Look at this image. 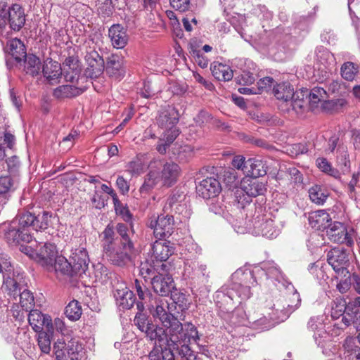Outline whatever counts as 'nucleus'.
Masks as SVG:
<instances>
[{
    "label": "nucleus",
    "instance_id": "9d476101",
    "mask_svg": "<svg viewBox=\"0 0 360 360\" xmlns=\"http://www.w3.org/2000/svg\"><path fill=\"white\" fill-rule=\"evenodd\" d=\"M248 230L252 235L262 236L269 239L276 238L280 233V229L274 220L266 215L260 214L253 218Z\"/></svg>",
    "mask_w": 360,
    "mask_h": 360
},
{
    "label": "nucleus",
    "instance_id": "0eeeda50",
    "mask_svg": "<svg viewBox=\"0 0 360 360\" xmlns=\"http://www.w3.org/2000/svg\"><path fill=\"white\" fill-rule=\"evenodd\" d=\"M136 308L138 312L134 319V324L141 332L145 333L147 338L150 341H154L155 345L165 343L167 339L164 334L163 328L148 321L146 315L142 313L145 309L143 303L137 302Z\"/></svg>",
    "mask_w": 360,
    "mask_h": 360
},
{
    "label": "nucleus",
    "instance_id": "393cba45",
    "mask_svg": "<svg viewBox=\"0 0 360 360\" xmlns=\"http://www.w3.org/2000/svg\"><path fill=\"white\" fill-rule=\"evenodd\" d=\"M13 274V269L11 271L6 272L4 275L3 288L7 292L8 295L12 297L14 302L18 300V297L22 290V286L20 284L21 277L18 274L16 277H11Z\"/></svg>",
    "mask_w": 360,
    "mask_h": 360
},
{
    "label": "nucleus",
    "instance_id": "4c0bfd02",
    "mask_svg": "<svg viewBox=\"0 0 360 360\" xmlns=\"http://www.w3.org/2000/svg\"><path fill=\"white\" fill-rule=\"evenodd\" d=\"M212 75L219 81H230L233 77V72L229 65L214 63L211 65Z\"/></svg>",
    "mask_w": 360,
    "mask_h": 360
},
{
    "label": "nucleus",
    "instance_id": "9b49d317",
    "mask_svg": "<svg viewBox=\"0 0 360 360\" xmlns=\"http://www.w3.org/2000/svg\"><path fill=\"white\" fill-rule=\"evenodd\" d=\"M148 227L153 230L156 238L162 239L169 237L174 230V217L169 214L154 217L148 222Z\"/></svg>",
    "mask_w": 360,
    "mask_h": 360
},
{
    "label": "nucleus",
    "instance_id": "a18cd8bd",
    "mask_svg": "<svg viewBox=\"0 0 360 360\" xmlns=\"http://www.w3.org/2000/svg\"><path fill=\"white\" fill-rule=\"evenodd\" d=\"M24 59V70L26 74L30 75L32 77L37 75L39 73L41 68L39 58L34 55H26V57Z\"/></svg>",
    "mask_w": 360,
    "mask_h": 360
},
{
    "label": "nucleus",
    "instance_id": "864d4df0",
    "mask_svg": "<svg viewBox=\"0 0 360 360\" xmlns=\"http://www.w3.org/2000/svg\"><path fill=\"white\" fill-rule=\"evenodd\" d=\"M186 200V195L182 192H174L167 199L165 206L164 211L168 212L172 210L176 205L180 204Z\"/></svg>",
    "mask_w": 360,
    "mask_h": 360
},
{
    "label": "nucleus",
    "instance_id": "c03bdc74",
    "mask_svg": "<svg viewBox=\"0 0 360 360\" xmlns=\"http://www.w3.org/2000/svg\"><path fill=\"white\" fill-rule=\"evenodd\" d=\"M291 285V291H292V298L291 303L288 304L286 307H284L283 316L281 318H279V321H283L286 319L291 313L295 311L300 305L301 298L298 292L295 289L294 286ZM290 290V288L288 289Z\"/></svg>",
    "mask_w": 360,
    "mask_h": 360
},
{
    "label": "nucleus",
    "instance_id": "58836bf2",
    "mask_svg": "<svg viewBox=\"0 0 360 360\" xmlns=\"http://www.w3.org/2000/svg\"><path fill=\"white\" fill-rule=\"evenodd\" d=\"M35 220L34 214L30 212H23L13 221H16V224L24 231L30 233L31 229L35 230Z\"/></svg>",
    "mask_w": 360,
    "mask_h": 360
},
{
    "label": "nucleus",
    "instance_id": "13d9d810",
    "mask_svg": "<svg viewBox=\"0 0 360 360\" xmlns=\"http://www.w3.org/2000/svg\"><path fill=\"white\" fill-rule=\"evenodd\" d=\"M112 201L116 214L121 215L125 221H129L131 219V214L127 207L120 202L117 196L114 198Z\"/></svg>",
    "mask_w": 360,
    "mask_h": 360
},
{
    "label": "nucleus",
    "instance_id": "ea45409f",
    "mask_svg": "<svg viewBox=\"0 0 360 360\" xmlns=\"http://www.w3.org/2000/svg\"><path fill=\"white\" fill-rule=\"evenodd\" d=\"M328 94L326 91L319 86L314 87L310 92L308 91V94L307 96V98H309V104L314 107L316 106L319 103H324V104L327 105Z\"/></svg>",
    "mask_w": 360,
    "mask_h": 360
},
{
    "label": "nucleus",
    "instance_id": "ddd939ff",
    "mask_svg": "<svg viewBox=\"0 0 360 360\" xmlns=\"http://www.w3.org/2000/svg\"><path fill=\"white\" fill-rule=\"evenodd\" d=\"M56 247L51 243H40L36 248L34 259L46 270L53 268L57 255Z\"/></svg>",
    "mask_w": 360,
    "mask_h": 360
},
{
    "label": "nucleus",
    "instance_id": "f257e3e1",
    "mask_svg": "<svg viewBox=\"0 0 360 360\" xmlns=\"http://www.w3.org/2000/svg\"><path fill=\"white\" fill-rule=\"evenodd\" d=\"M149 172L141 186V193H148L160 182L162 186L170 187L176 181L181 174L179 166L173 162H163L160 159L154 158L148 165Z\"/></svg>",
    "mask_w": 360,
    "mask_h": 360
},
{
    "label": "nucleus",
    "instance_id": "a19ab883",
    "mask_svg": "<svg viewBox=\"0 0 360 360\" xmlns=\"http://www.w3.org/2000/svg\"><path fill=\"white\" fill-rule=\"evenodd\" d=\"M309 196L314 203L322 205L326 201L328 193L323 187L319 185H314L309 189Z\"/></svg>",
    "mask_w": 360,
    "mask_h": 360
},
{
    "label": "nucleus",
    "instance_id": "20e7f679",
    "mask_svg": "<svg viewBox=\"0 0 360 360\" xmlns=\"http://www.w3.org/2000/svg\"><path fill=\"white\" fill-rule=\"evenodd\" d=\"M272 93L278 100L282 101L281 107L283 110H292L298 114L307 103L308 89H302L294 91L292 86L288 82L276 83Z\"/></svg>",
    "mask_w": 360,
    "mask_h": 360
},
{
    "label": "nucleus",
    "instance_id": "0e129e2a",
    "mask_svg": "<svg viewBox=\"0 0 360 360\" xmlns=\"http://www.w3.org/2000/svg\"><path fill=\"white\" fill-rule=\"evenodd\" d=\"M256 73L248 70H243L240 75L238 77V82L240 84H252L255 80Z\"/></svg>",
    "mask_w": 360,
    "mask_h": 360
},
{
    "label": "nucleus",
    "instance_id": "69168bd1",
    "mask_svg": "<svg viewBox=\"0 0 360 360\" xmlns=\"http://www.w3.org/2000/svg\"><path fill=\"white\" fill-rule=\"evenodd\" d=\"M67 347V344H65L63 341L58 340L53 345V350L58 360H65L66 354H65V347Z\"/></svg>",
    "mask_w": 360,
    "mask_h": 360
},
{
    "label": "nucleus",
    "instance_id": "79ce46f5",
    "mask_svg": "<svg viewBox=\"0 0 360 360\" xmlns=\"http://www.w3.org/2000/svg\"><path fill=\"white\" fill-rule=\"evenodd\" d=\"M65 354L70 360H81L84 355L82 345L75 340L68 342L65 347Z\"/></svg>",
    "mask_w": 360,
    "mask_h": 360
},
{
    "label": "nucleus",
    "instance_id": "c756f323",
    "mask_svg": "<svg viewBox=\"0 0 360 360\" xmlns=\"http://www.w3.org/2000/svg\"><path fill=\"white\" fill-rule=\"evenodd\" d=\"M251 272L255 275L265 274L267 278L281 281L283 278L282 273L277 265L273 262H264L261 268L255 267Z\"/></svg>",
    "mask_w": 360,
    "mask_h": 360
},
{
    "label": "nucleus",
    "instance_id": "2eb2a0df",
    "mask_svg": "<svg viewBox=\"0 0 360 360\" xmlns=\"http://www.w3.org/2000/svg\"><path fill=\"white\" fill-rule=\"evenodd\" d=\"M154 291L160 296H168L174 288V281L171 276L158 272L151 279Z\"/></svg>",
    "mask_w": 360,
    "mask_h": 360
},
{
    "label": "nucleus",
    "instance_id": "6ab92c4d",
    "mask_svg": "<svg viewBox=\"0 0 360 360\" xmlns=\"http://www.w3.org/2000/svg\"><path fill=\"white\" fill-rule=\"evenodd\" d=\"M5 238L10 245H17L20 242L30 243L32 236L30 232L24 231L12 221L8 230L5 232Z\"/></svg>",
    "mask_w": 360,
    "mask_h": 360
},
{
    "label": "nucleus",
    "instance_id": "7c9ffc66",
    "mask_svg": "<svg viewBox=\"0 0 360 360\" xmlns=\"http://www.w3.org/2000/svg\"><path fill=\"white\" fill-rule=\"evenodd\" d=\"M114 297L117 306L124 309H130L135 303V297L133 292L127 288L116 289Z\"/></svg>",
    "mask_w": 360,
    "mask_h": 360
},
{
    "label": "nucleus",
    "instance_id": "aec40b11",
    "mask_svg": "<svg viewBox=\"0 0 360 360\" xmlns=\"http://www.w3.org/2000/svg\"><path fill=\"white\" fill-rule=\"evenodd\" d=\"M62 70L63 68L59 63L53 60L51 58H47L44 63L42 72L47 82L50 84L54 85L60 82Z\"/></svg>",
    "mask_w": 360,
    "mask_h": 360
},
{
    "label": "nucleus",
    "instance_id": "5701e85b",
    "mask_svg": "<svg viewBox=\"0 0 360 360\" xmlns=\"http://www.w3.org/2000/svg\"><path fill=\"white\" fill-rule=\"evenodd\" d=\"M159 127L165 129L176 127L179 122L178 112L170 106L160 110L156 118Z\"/></svg>",
    "mask_w": 360,
    "mask_h": 360
},
{
    "label": "nucleus",
    "instance_id": "f3484780",
    "mask_svg": "<svg viewBox=\"0 0 360 360\" xmlns=\"http://www.w3.org/2000/svg\"><path fill=\"white\" fill-rule=\"evenodd\" d=\"M151 257L156 263L166 262L174 253V248L169 241L156 240L151 245Z\"/></svg>",
    "mask_w": 360,
    "mask_h": 360
},
{
    "label": "nucleus",
    "instance_id": "6e6d98bb",
    "mask_svg": "<svg viewBox=\"0 0 360 360\" xmlns=\"http://www.w3.org/2000/svg\"><path fill=\"white\" fill-rule=\"evenodd\" d=\"M38 345L42 352L48 354L51 350L50 335L46 332H39Z\"/></svg>",
    "mask_w": 360,
    "mask_h": 360
},
{
    "label": "nucleus",
    "instance_id": "c85d7f7f",
    "mask_svg": "<svg viewBox=\"0 0 360 360\" xmlns=\"http://www.w3.org/2000/svg\"><path fill=\"white\" fill-rule=\"evenodd\" d=\"M5 49L17 62H21L26 57L25 46L24 43L18 38L8 40Z\"/></svg>",
    "mask_w": 360,
    "mask_h": 360
},
{
    "label": "nucleus",
    "instance_id": "b1692460",
    "mask_svg": "<svg viewBox=\"0 0 360 360\" xmlns=\"http://www.w3.org/2000/svg\"><path fill=\"white\" fill-rule=\"evenodd\" d=\"M81 66L79 60L73 57H68L63 63L62 73L66 82H75L78 81L81 73Z\"/></svg>",
    "mask_w": 360,
    "mask_h": 360
},
{
    "label": "nucleus",
    "instance_id": "e2e57ef3",
    "mask_svg": "<svg viewBox=\"0 0 360 360\" xmlns=\"http://www.w3.org/2000/svg\"><path fill=\"white\" fill-rule=\"evenodd\" d=\"M223 179L229 188L236 186V183L238 182L236 171L233 169L225 170L223 175Z\"/></svg>",
    "mask_w": 360,
    "mask_h": 360
},
{
    "label": "nucleus",
    "instance_id": "473e14b6",
    "mask_svg": "<svg viewBox=\"0 0 360 360\" xmlns=\"http://www.w3.org/2000/svg\"><path fill=\"white\" fill-rule=\"evenodd\" d=\"M49 271H54L57 275H67L69 276H74L73 268L70 264V259L68 260L65 257L59 255L55 259L53 264V268L48 269Z\"/></svg>",
    "mask_w": 360,
    "mask_h": 360
},
{
    "label": "nucleus",
    "instance_id": "3c124183",
    "mask_svg": "<svg viewBox=\"0 0 360 360\" xmlns=\"http://www.w3.org/2000/svg\"><path fill=\"white\" fill-rule=\"evenodd\" d=\"M53 214L48 211H43L35 216V231L46 229L51 223Z\"/></svg>",
    "mask_w": 360,
    "mask_h": 360
},
{
    "label": "nucleus",
    "instance_id": "338daca9",
    "mask_svg": "<svg viewBox=\"0 0 360 360\" xmlns=\"http://www.w3.org/2000/svg\"><path fill=\"white\" fill-rule=\"evenodd\" d=\"M191 56L195 59V61L202 68H207L208 65V60L202 56L201 50L192 49L190 51Z\"/></svg>",
    "mask_w": 360,
    "mask_h": 360
},
{
    "label": "nucleus",
    "instance_id": "bf43d9fd",
    "mask_svg": "<svg viewBox=\"0 0 360 360\" xmlns=\"http://www.w3.org/2000/svg\"><path fill=\"white\" fill-rule=\"evenodd\" d=\"M116 231L122 238L121 243H132L130 239V234L132 231L129 230L127 224L118 223L116 226Z\"/></svg>",
    "mask_w": 360,
    "mask_h": 360
},
{
    "label": "nucleus",
    "instance_id": "774afa93",
    "mask_svg": "<svg viewBox=\"0 0 360 360\" xmlns=\"http://www.w3.org/2000/svg\"><path fill=\"white\" fill-rule=\"evenodd\" d=\"M360 177V170L357 173H354L352 177V179L348 183V195L350 198L355 199L356 198V189L355 187L359 182V179Z\"/></svg>",
    "mask_w": 360,
    "mask_h": 360
},
{
    "label": "nucleus",
    "instance_id": "39448f33",
    "mask_svg": "<svg viewBox=\"0 0 360 360\" xmlns=\"http://www.w3.org/2000/svg\"><path fill=\"white\" fill-rule=\"evenodd\" d=\"M25 22L26 15L22 6L13 4L8 6L6 17L0 20V39H7L12 32H19Z\"/></svg>",
    "mask_w": 360,
    "mask_h": 360
},
{
    "label": "nucleus",
    "instance_id": "8fccbe9b",
    "mask_svg": "<svg viewBox=\"0 0 360 360\" xmlns=\"http://www.w3.org/2000/svg\"><path fill=\"white\" fill-rule=\"evenodd\" d=\"M82 307L78 301H71L65 307V314L71 321L78 320L82 315Z\"/></svg>",
    "mask_w": 360,
    "mask_h": 360
},
{
    "label": "nucleus",
    "instance_id": "423d86ee",
    "mask_svg": "<svg viewBox=\"0 0 360 360\" xmlns=\"http://www.w3.org/2000/svg\"><path fill=\"white\" fill-rule=\"evenodd\" d=\"M231 321L235 325L246 326L258 332L268 330L275 324L271 319L262 314L257 311H249V314L246 315L241 309L233 311Z\"/></svg>",
    "mask_w": 360,
    "mask_h": 360
},
{
    "label": "nucleus",
    "instance_id": "a211bd4d",
    "mask_svg": "<svg viewBox=\"0 0 360 360\" xmlns=\"http://www.w3.org/2000/svg\"><path fill=\"white\" fill-rule=\"evenodd\" d=\"M221 189L220 183L214 177L203 179L196 187L198 194L205 199L217 196L220 193Z\"/></svg>",
    "mask_w": 360,
    "mask_h": 360
},
{
    "label": "nucleus",
    "instance_id": "4be33fe9",
    "mask_svg": "<svg viewBox=\"0 0 360 360\" xmlns=\"http://www.w3.org/2000/svg\"><path fill=\"white\" fill-rule=\"evenodd\" d=\"M85 60L88 65L89 74L91 77H96L103 72L105 68L104 60L97 51L91 49L88 51L85 56Z\"/></svg>",
    "mask_w": 360,
    "mask_h": 360
},
{
    "label": "nucleus",
    "instance_id": "4d7b16f0",
    "mask_svg": "<svg viewBox=\"0 0 360 360\" xmlns=\"http://www.w3.org/2000/svg\"><path fill=\"white\" fill-rule=\"evenodd\" d=\"M359 313V310H353V309L348 310L346 309V307H345V313L342 315V322L345 324L346 327H348L351 326L352 324H354V326L356 324H359L356 322L357 318L356 315Z\"/></svg>",
    "mask_w": 360,
    "mask_h": 360
},
{
    "label": "nucleus",
    "instance_id": "5fc2aeb1",
    "mask_svg": "<svg viewBox=\"0 0 360 360\" xmlns=\"http://www.w3.org/2000/svg\"><path fill=\"white\" fill-rule=\"evenodd\" d=\"M357 72V68L352 62L345 63L341 68L342 77L348 81H352Z\"/></svg>",
    "mask_w": 360,
    "mask_h": 360
},
{
    "label": "nucleus",
    "instance_id": "49530a36",
    "mask_svg": "<svg viewBox=\"0 0 360 360\" xmlns=\"http://www.w3.org/2000/svg\"><path fill=\"white\" fill-rule=\"evenodd\" d=\"M316 60L325 68L335 63V58L332 53L324 47H319L316 51Z\"/></svg>",
    "mask_w": 360,
    "mask_h": 360
},
{
    "label": "nucleus",
    "instance_id": "09e8293b",
    "mask_svg": "<svg viewBox=\"0 0 360 360\" xmlns=\"http://www.w3.org/2000/svg\"><path fill=\"white\" fill-rule=\"evenodd\" d=\"M20 304L22 309L28 311L34 306V298L33 294L27 289H23L18 295Z\"/></svg>",
    "mask_w": 360,
    "mask_h": 360
},
{
    "label": "nucleus",
    "instance_id": "37998d69",
    "mask_svg": "<svg viewBox=\"0 0 360 360\" xmlns=\"http://www.w3.org/2000/svg\"><path fill=\"white\" fill-rule=\"evenodd\" d=\"M122 67V59L117 55H111L108 57L105 69L106 72L115 77L121 76L120 70Z\"/></svg>",
    "mask_w": 360,
    "mask_h": 360
},
{
    "label": "nucleus",
    "instance_id": "1a4fd4ad",
    "mask_svg": "<svg viewBox=\"0 0 360 360\" xmlns=\"http://www.w3.org/2000/svg\"><path fill=\"white\" fill-rule=\"evenodd\" d=\"M134 249L133 243H121L116 247L104 248L108 260L114 266L124 267L131 261V253Z\"/></svg>",
    "mask_w": 360,
    "mask_h": 360
},
{
    "label": "nucleus",
    "instance_id": "680f3d73",
    "mask_svg": "<svg viewBox=\"0 0 360 360\" xmlns=\"http://www.w3.org/2000/svg\"><path fill=\"white\" fill-rule=\"evenodd\" d=\"M103 248L107 246H111L115 240V231L113 227L108 225L104 231L102 232Z\"/></svg>",
    "mask_w": 360,
    "mask_h": 360
},
{
    "label": "nucleus",
    "instance_id": "f704fd0d",
    "mask_svg": "<svg viewBox=\"0 0 360 360\" xmlns=\"http://www.w3.org/2000/svg\"><path fill=\"white\" fill-rule=\"evenodd\" d=\"M347 360H360V347L352 336H347L342 345Z\"/></svg>",
    "mask_w": 360,
    "mask_h": 360
},
{
    "label": "nucleus",
    "instance_id": "de8ad7c7",
    "mask_svg": "<svg viewBox=\"0 0 360 360\" xmlns=\"http://www.w3.org/2000/svg\"><path fill=\"white\" fill-rule=\"evenodd\" d=\"M145 171V165L143 160L136 157L133 160L129 162L126 165V172L132 176H138Z\"/></svg>",
    "mask_w": 360,
    "mask_h": 360
},
{
    "label": "nucleus",
    "instance_id": "f03ea898",
    "mask_svg": "<svg viewBox=\"0 0 360 360\" xmlns=\"http://www.w3.org/2000/svg\"><path fill=\"white\" fill-rule=\"evenodd\" d=\"M153 306H148L153 316L162 323L166 342L173 343L185 340L186 335L183 333V325L172 313L169 312V304L164 299L155 296Z\"/></svg>",
    "mask_w": 360,
    "mask_h": 360
},
{
    "label": "nucleus",
    "instance_id": "c9c22d12",
    "mask_svg": "<svg viewBox=\"0 0 360 360\" xmlns=\"http://www.w3.org/2000/svg\"><path fill=\"white\" fill-rule=\"evenodd\" d=\"M86 89L74 85H62L56 88L53 94L57 98H72L82 94Z\"/></svg>",
    "mask_w": 360,
    "mask_h": 360
},
{
    "label": "nucleus",
    "instance_id": "4468645a",
    "mask_svg": "<svg viewBox=\"0 0 360 360\" xmlns=\"http://www.w3.org/2000/svg\"><path fill=\"white\" fill-rule=\"evenodd\" d=\"M328 238L334 243H345L351 247L354 240L351 234L348 233L346 226L341 222L334 221L326 229Z\"/></svg>",
    "mask_w": 360,
    "mask_h": 360
},
{
    "label": "nucleus",
    "instance_id": "cd10ccee",
    "mask_svg": "<svg viewBox=\"0 0 360 360\" xmlns=\"http://www.w3.org/2000/svg\"><path fill=\"white\" fill-rule=\"evenodd\" d=\"M308 220L311 228L316 230H326L332 223L329 214L324 210L310 213Z\"/></svg>",
    "mask_w": 360,
    "mask_h": 360
},
{
    "label": "nucleus",
    "instance_id": "2f4dec72",
    "mask_svg": "<svg viewBox=\"0 0 360 360\" xmlns=\"http://www.w3.org/2000/svg\"><path fill=\"white\" fill-rule=\"evenodd\" d=\"M245 174L248 176L253 178L264 176L266 174L264 163L262 160L257 158H249L247 160L245 167Z\"/></svg>",
    "mask_w": 360,
    "mask_h": 360
},
{
    "label": "nucleus",
    "instance_id": "dca6fc26",
    "mask_svg": "<svg viewBox=\"0 0 360 360\" xmlns=\"http://www.w3.org/2000/svg\"><path fill=\"white\" fill-rule=\"evenodd\" d=\"M70 264L75 276H82L88 269L89 258L86 250L79 248L73 250L70 257Z\"/></svg>",
    "mask_w": 360,
    "mask_h": 360
},
{
    "label": "nucleus",
    "instance_id": "603ef678",
    "mask_svg": "<svg viewBox=\"0 0 360 360\" xmlns=\"http://www.w3.org/2000/svg\"><path fill=\"white\" fill-rule=\"evenodd\" d=\"M309 329L313 331H317L314 333V337L317 340V336L321 337L324 333L323 316H317L311 317L307 324Z\"/></svg>",
    "mask_w": 360,
    "mask_h": 360
},
{
    "label": "nucleus",
    "instance_id": "052dcab7",
    "mask_svg": "<svg viewBox=\"0 0 360 360\" xmlns=\"http://www.w3.org/2000/svg\"><path fill=\"white\" fill-rule=\"evenodd\" d=\"M275 81L272 77H265L262 79H260L257 82V89L259 94L263 91H269L271 89V87H274L275 85Z\"/></svg>",
    "mask_w": 360,
    "mask_h": 360
},
{
    "label": "nucleus",
    "instance_id": "6e6552de",
    "mask_svg": "<svg viewBox=\"0 0 360 360\" xmlns=\"http://www.w3.org/2000/svg\"><path fill=\"white\" fill-rule=\"evenodd\" d=\"M183 333L186 335L185 340H180L175 343L168 341V342L166 343L158 344V346L172 347L173 349H176L177 351L178 354L183 359V360H199L198 356L188 345L191 339H193L195 342H197V340H199L197 328L194 325L188 323L186 325V329L183 328Z\"/></svg>",
    "mask_w": 360,
    "mask_h": 360
},
{
    "label": "nucleus",
    "instance_id": "f8f14e48",
    "mask_svg": "<svg viewBox=\"0 0 360 360\" xmlns=\"http://www.w3.org/2000/svg\"><path fill=\"white\" fill-rule=\"evenodd\" d=\"M327 260L338 275L346 277L349 274L347 269L349 266L348 255L343 249H332L328 252Z\"/></svg>",
    "mask_w": 360,
    "mask_h": 360
},
{
    "label": "nucleus",
    "instance_id": "7ed1b4c3",
    "mask_svg": "<svg viewBox=\"0 0 360 360\" xmlns=\"http://www.w3.org/2000/svg\"><path fill=\"white\" fill-rule=\"evenodd\" d=\"M257 283L251 270L244 268L237 269L232 275V282L226 288H222L216 293V298L226 302L233 301L236 297L241 300L250 297V285Z\"/></svg>",
    "mask_w": 360,
    "mask_h": 360
},
{
    "label": "nucleus",
    "instance_id": "e433bc0d",
    "mask_svg": "<svg viewBox=\"0 0 360 360\" xmlns=\"http://www.w3.org/2000/svg\"><path fill=\"white\" fill-rule=\"evenodd\" d=\"M134 290L140 299V302H143L145 307L153 306L151 303H153L155 296L141 281L137 279L134 281Z\"/></svg>",
    "mask_w": 360,
    "mask_h": 360
},
{
    "label": "nucleus",
    "instance_id": "a878e982",
    "mask_svg": "<svg viewBox=\"0 0 360 360\" xmlns=\"http://www.w3.org/2000/svg\"><path fill=\"white\" fill-rule=\"evenodd\" d=\"M112 45L116 49H123L128 42L127 29L120 24L112 25L108 30Z\"/></svg>",
    "mask_w": 360,
    "mask_h": 360
},
{
    "label": "nucleus",
    "instance_id": "72a5a7b5",
    "mask_svg": "<svg viewBox=\"0 0 360 360\" xmlns=\"http://www.w3.org/2000/svg\"><path fill=\"white\" fill-rule=\"evenodd\" d=\"M152 262L153 263H150L148 261H145L144 262H141L139 267V274L144 278L154 275L155 271L158 274L160 271H162L163 272H167L168 271V266L166 264L162 263L160 265H158V264L153 259Z\"/></svg>",
    "mask_w": 360,
    "mask_h": 360
},
{
    "label": "nucleus",
    "instance_id": "bb28decb",
    "mask_svg": "<svg viewBox=\"0 0 360 360\" xmlns=\"http://www.w3.org/2000/svg\"><path fill=\"white\" fill-rule=\"evenodd\" d=\"M28 321L33 330L39 332L45 326L49 331L52 328V323L50 316L41 314L38 310H30Z\"/></svg>",
    "mask_w": 360,
    "mask_h": 360
},
{
    "label": "nucleus",
    "instance_id": "412c9836",
    "mask_svg": "<svg viewBox=\"0 0 360 360\" xmlns=\"http://www.w3.org/2000/svg\"><path fill=\"white\" fill-rule=\"evenodd\" d=\"M240 190L248 196L257 197L263 195L266 192V188L265 184L257 178L248 177L240 181Z\"/></svg>",
    "mask_w": 360,
    "mask_h": 360
}]
</instances>
